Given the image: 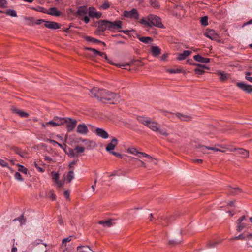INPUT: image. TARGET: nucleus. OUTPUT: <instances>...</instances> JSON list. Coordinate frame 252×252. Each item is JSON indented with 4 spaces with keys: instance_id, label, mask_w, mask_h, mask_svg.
<instances>
[{
    "instance_id": "f257e3e1",
    "label": "nucleus",
    "mask_w": 252,
    "mask_h": 252,
    "mask_svg": "<svg viewBox=\"0 0 252 252\" xmlns=\"http://www.w3.org/2000/svg\"><path fill=\"white\" fill-rule=\"evenodd\" d=\"M137 120L139 122L148 127L153 131L158 132L164 136L169 135L166 129L161 128L159 124L155 121L152 120L151 118L139 116L137 118Z\"/></svg>"
},
{
    "instance_id": "f03ea898",
    "label": "nucleus",
    "mask_w": 252,
    "mask_h": 252,
    "mask_svg": "<svg viewBox=\"0 0 252 252\" xmlns=\"http://www.w3.org/2000/svg\"><path fill=\"white\" fill-rule=\"evenodd\" d=\"M120 95L118 94L104 90L102 92L101 100H106L110 103L115 104L120 101Z\"/></svg>"
},
{
    "instance_id": "7ed1b4c3",
    "label": "nucleus",
    "mask_w": 252,
    "mask_h": 252,
    "mask_svg": "<svg viewBox=\"0 0 252 252\" xmlns=\"http://www.w3.org/2000/svg\"><path fill=\"white\" fill-rule=\"evenodd\" d=\"M164 115L171 119H174L175 117L178 118L181 121H189L191 120L192 117L190 116L182 114L179 113H172L166 111H162Z\"/></svg>"
},
{
    "instance_id": "20e7f679",
    "label": "nucleus",
    "mask_w": 252,
    "mask_h": 252,
    "mask_svg": "<svg viewBox=\"0 0 252 252\" xmlns=\"http://www.w3.org/2000/svg\"><path fill=\"white\" fill-rule=\"evenodd\" d=\"M249 220L245 216H243L239 218L236 221V230L237 232H240L244 229L249 227Z\"/></svg>"
},
{
    "instance_id": "39448f33",
    "label": "nucleus",
    "mask_w": 252,
    "mask_h": 252,
    "mask_svg": "<svg viewBox=\"0 0 252 252\" xmlns=\"http://www.w3.org/2000/svg\"><path fill=\"white\" fill-rule=\"evenodd\" d=\"M147 19L149 20V27L156 26L160 28L164 27L161 19L158 16L150 14L147 16Z\"/></svg>"
},
{
    "instance_id": "423d86ee",
    "label": "nucleus",
    "mask_w": 252,
    "mask_h": 252,
    "mask_svg": "<svg viewBox=\"0 0 252 252\" xmlns=\"http://www.w3.org/2000/svg\"><path fill=\"white\" fill-rule=\"evenodd\" d=\"M88 12V8L85 6H80L78 7L76 12L77 16L82 17L81 20H83L85 23H88L90 21L89 17L86 15Z\"/></svg>"
},
{
    "instance_id": "0eeeda50",
    "label": "nucleus",
    "mask_w": 252,
    "mask_h": 252,
    "mask_svg": "<svg viewBox=\"0 0 252 252\" xmlns=\"http://www.w3.org/2000/svg\"><path fill=\"white\" fill-rule=\"evenodd\" d=\"M82 142L84 143V145L86 148L87 150H92L95 148L97 146L95 142L91 140L87 139H83L82 138H80L77 139V142L79 143V142Z\"/></svg>"
},
{
    "instance_id": "6e6552de",
    "label": "nucleus",
    "mask_w": 252,
    "mask_h": 252,
    "mask_svg": "<svg viewBox=\"0 0 252 252\" xmlns=\"http://www.w3.org/2000/svg\"><path fill=\"white\" fill-rule=\"evenodd\" d=\"M123 15L126 18L134 20H137L139 18L138 12L135 8H133L130 11H124Z\"/></svg>"
},
{
    "instance_id": "1a4fd4ad",
    "label": "nucleus",
    "mask_w": 252,
    "mask_h": 252,
    "mask_svg": "<svg viewBox=\"0 0 252 252\" xmlns=\"http://www.w3.org/2000/svg\"><path fill=\"white\" fill-rule=\"evenodd\" d=\"M127 152L130 154H131L133 155L137 156L139 158H141L142 157H145L148 159H152V157L147 154L143 152H139L136 148H129L127 149Z\"/></svg>"
},
{
    "instance_id": "9d476101",
    "label": "nucleus",
    "mask_w": 252,
    "mask_h": 252,
    "mask_svg": "<svg viewBox=\"0 0 252 252\" xmlns=\"http://www.w3.org/2000/svg\"><path fill=\"white\" fill-rule=\"evenodd\" d=\"M107 24L108 30L110 31L118 30L122 27V22L120 20L115 21L114 22L107 21Z\"/></svg>"
},
{
    "instance_id": "9b49d317",
    "label": "nucleus",
    "mask_w": 252,
    "mask_h": 252,
    "mask_svg": "<svg viewBox=\"0 0 252 252\" xmlns=\"http://www.w3.org/2000/svg\"><path fill=\"white\" fill-rule=\"evenodd\" d=\"M88 17L91 18H100L102 16L100 12H97L96 9L94 7H90L88 8Z\"/></svg>"
},
{
    "instance_id": "f8f14e48",
    "label": "nucleus",
    "mask_w": 252,
    "mask_h": 252,
    "mask_svg": "<svg viewBox=\"0 0 252 252\" xmlns=\"http://www.w3.org/2000/svg\"><path fill=\"white\" fill-rule=\"evenodd\" d=\"M66 124V128L68 131H71L75 128L77 121L69 118H65V123Z\"/></svg>"
},
{
    "instance_id": "ddd939ff",
    "label": "nucleus",
    "mask_w": 252,
    "mask_h": 252,
    "mask_svg": "<svg viewBox=\"0 0 252 252\" xmlns=\"http://www.w3.org/2000/svg\"><path fill=\"white\" fill-rule=\"evenodd\" d=\"M103 89H100L97 87H94L91 91V95L92 97H96L97 99H101L102 96V92Z\"/></svg>"
},
{
    "instance_id": "4468645a",
    "label": "nucleus",
    "mask_w": 252,
    "mask_h": 252,
    "mask_svg": "<svg viewBox=\"0 0 252 252\" xmlns=\"http://www.w3.org/2000/svg\"><path fill=\"white\" fill-rule=\"evenodd\" d=\"M236 86L247 93H250L252 92V86L251 85H248L243 82H238L236 83Z\"/></svg>"
},
{
    "instance_id": "2eb2a0df",
    "label": "nucleus",
    "mask_w": 252,
    "mask_h": 252,
    "mask_svg": "<svg viewBox=\"0 0 252 252\" xmlns=\"http://www.w3.org/2000/svg\"><path fill=\"white\" fill-rule=\"evenodd\" d=\"M52 179L55 181L57 187L61 188L63 186V183L59 180V174L52 171L51 172Z\"/></svg>"
},
{
    "instance_id": "dca6fc26",
    "label": "nucleus",
    "mask_w": 252,
    "mask_h": 252,
    "mask_svg": "<svg viewBox=\"0 0 252 252\" xmlns=\"http://www.w3.org/2000/svg\"><path fill=\"white\" fill-rule=\"evenodd\" d=\"M118 143V140L116 138H113L111 140V142L108 144V145L106 147V150L109 152L110 153L111 152H113V150L115 149V147L117 145Z\"/></svg>"
},
{
    "instance_id": "f3484780",
    "label": "nucleus",
    "mask_w": 252,
    "mask_h": 252,
    "mask_svg": "<svg viewBox=\"0 0 252 252\" xmlns=\"http://www.w3.org/2000/svg\"><path fill=\"white\" fill-rule=\"evenodd\" d=\"M205 35L211 40H217L219 38L218 35L216 33L215 31L213 30L207 31L205 33Z\"/></svg>"
},
{
    "instance_id": "a211bd4d",
    "label": "nucleus",
    "mask_w": 252,
    "mask_h": 252,
    "mask_svg": "<svg viewBox=\"0 0 252 252\" xmlns=\"http://www.w3.org/2000/svg\"><path fill=\"white\" fill-rule=\"evenodd\" d=\"M77 132L80 134L86 135L88 132V128L85 124H80L78 126Z\"/></svg>"
},
{
    "instance_id": "6ab92c4d",
    "label": "nucleus",
    "mask_w": 252,
    "mask_h": 252,
    "mask_svg": "<svg viewBox=\"0 0 252 252\" xmlns=\"http://www.w3.org/2000/svg\"><path fill=\"white\" fill-rule=\"evenodd\" d=\"M44 26L49 29H58L60 28V25L58 23L52 21H46L45 22Z\"/></svg>"
},
{
    "instance_id": "aec40b11",
    "label": "nucleus",
    "mask_w": 252,
    "mask_h": 252,
    "mask_svg": "<svg viewBox=\"0 0 252 252\" xmlns=\"http://www.w3.org/2000/svg\"><path fill=\"white\" fill-rule=\"evenodd\" d=\"M97 135L104 139H107L109 135L107 132L102 128H97L95 130Z\"/></svg>"
},
{
    "instance_id": "412c9836",
    "label": "nucleus",
    "mask_w": 252,
    "mask_h": 252,
    "mask_svg": "<svg viewBox=\"0 0 252 252\" xmlns=\"http://www.w3.org/2000/svg\"><path fill=\"white\" fill-rule=\"evenodd\" d=\"M194 65L197 66V67L194 70L195 72L197 74L202 75L204 72V70L205 69L208 68L204 65H202L200 64H195Z\"/></svg>"
},
{
    "instance_id": "4be33fe9",
    "label": "nucleus",
    "mask_w": 252,
    "mask_h": 252,
    "mask_svg": "<svg viewBox=\"0 0 252 252\" xmlns=\"http://www.w3.org/2000/svg\"><path fill=\"white\" fill-rule=\"evenodd\" d=\"M151 52L153 56L157 57L161 54V49L158 46H152Z\"/></svg>"
},
{
    "instance_id": "5701e85b",
    "label": "nucleus",
    "mask_w": 252,
    "mask_h": 252,
    "mask_svg": "<svg viewBox=\"0 0 252 252\" xmlns=\"http://www.w3.org/2000/svg\"><path fill=\"white\" fill-rule=\"evenodd\" d=\"M61 12L58 11L56 7H51L47 10V12L46 14L55 16H59L61 15Z\"/></svg>"
},
{
    "instance_id": "b1692460",
    "label": "nucleus",
    "mask_w": 252,
    "mask_h": 252,
    "mask_svg": "<svg viewBox=\"0 0 252 252\" xmlns=\"http://www.w3.org/2000/svg\"><path fill=\"white\" fill-rule=\"evenodd\" d=\"M237 154L240 155L243 158H247L249 156V151L243 148H238L237 149Z\"/></svg>"
},
{
    "instance_id": "393cba45",
    "label": "nucleus",
    "mask_w": 252,
    "mask_h": 252,
    "mask_svg": "<svg viewBox=\"0 0 252 252\" xmlns=\"http://www.w3.org/2000/svg\"><path fill=\"white\" fill-rule=\"evenodd\" d=\"M193 58L196 61L202 63H208L210 62V59L204 58L199 55L194 56Z\"/></svg>"
},
{
    "instance_id": "a878e982",
    "label": "nucleus",
    "mask_w": 252,
    "mask_h": 252,
    "mask_svg": "<svg viewBox=\"0 0 252 252\" xmlns=\"http://www.w3.org/2000/svg\"><path fill=\"white\" fill-rule=\"evenodd\" d=\"M191 52L189 50L184 51L183 53L178 54V56L177 58L178 60L181 61L185 59L188 56L190 55Z\"/></svg>"
},
{
    "instance_id": "bb28decb",
    "label": "nucleus",
    "mask_w": 252,
    "mask_h": 252,
    "mask_svg": "<svg viewBox=\"0 0 252 252\" xmlns=\"http://www.w3.org/2000/svg\"><path fill=\"white\" fill-rule=\"evenodd\" d=\"M107 20H101L98 23V29L100 31H104L108 30L107 27Z\"/></svg>"
},
{
    "instance_id": "cd10ccee",
    "label": "nucleus",
    "mask_w": 252,
    "mask_h": 252,
    "mask_svg": "<svg viewBox=\"0 0 252 252\" xmlns=\"http://www.w3.org/2000/svg\"><path fill=\"white\" fill-rule=\"evenodd\" d=\"M166 72L170 74H176L183 72L185 73V71L183 70L181 67H176L173 68H169L166 69Z\"/></svg>"
},
{
    "instance_id": "c85d7f7f",
    "label": "nucleus",
    "mask_w": 252,
    "mask_h": 252,
    "mask_svg": "<svg viewBox=\"0 0 252 252\" xmlns=\"http://www.w3.org/2000/svg\"><path fill=\"white\" fill-rule=\"evenodd\" d=\"M11 110L13 113L18 114L20 117L23 118H26L29 116V114L27 113L22 110H18L15 108H12Z\"/></svg>"
},
{
    "instance_id": "c756f323",
    "label": "nucleus",
    "mask_w": 252,
    "mask_h": 252,
    "mask_svg": "<svg viewBox=\"0 0 252 252\" xmlns=\"http://www.w3.org/2000/svg\"><path fill=\"white\" fill-rule=\"evenodd\" d=\"M99 224L103 225V226H107L110 227L114 224L113 220H100L98 222Z\"/></svg>"
},
{
    "instance_id": "7c9ffc66",
    "label": "nucleus",
    "mask_w": 252,
    "mask_h": 252,
    "mask_svg": "<svg viewBox=\"0 0 252 252\" xmlns=\"http://www.w3.org/2000/svg\"><path fill=\"white\" fill-rule=\"evenodd\" d=\"M56 124H58L57 126H61L65 123V118H61L58 116H55L53 118Z\"/></svg>"
},
{
    "instance_id": "2f4dec72",
    "label": "nucleus",
    "mask_w": 252,
    "mask_h": 252,
    "mask_svg": "<svg viewBox=\"0 0 252 252\" xmlns=\"http://www.w3.org/2000/svg\"><path fill=\"white\" fill-rule=\"evenodd\" d=\"M217 74L219 76V78L220 81H225L229 77V75L224 73L223 71H217Z\"/></svg>"
},
{
    "instance_id": "473e14b6",
    "label": "nucleus",
    "mask_w": 252,
    "mask_h": 252,
    "mask_svg": "<svg viewBox=\"0 0 252 252\" xmlns=\"http://www.w3.org/2000/svg\"><path fill=\"white\" fill-rule=\"evenodd\" d=\"M205 149L211 150H212V151H215V152L220 151V152H223V153L225 152V151H224V150H221L220 149H219L218 148H215V147H207V146H201V150L204 153H206V152L205 151Z\"/></svg>"
},
{
    "instance_id": "72a5a7b5",
    "label": "nucleus",
    "mask_w": 252,
    "mask_h": 252,
    "mask_svg": "<svg viewBox=\"0 0 252 252\" xmlns=\"http://www.w3.org/2000/svg\"><path fill=\"white\" fill-rule=\"evenodd\" d=\"M77 250L80 251V252H90L92 251L90 247L86 246H79L77 247Z\"/></svg>"
},
{
    "instance_id": "f704fd0d",
    "label": "nucleus",
    "mask_w": 252,
    "mask_h": 252,
    "mask_svg": "<svg viewBox=\"0 0 252 252\" xmlns=\"http://www.w3.org/2000/svg\"><path fill=\"white\" fill-rule=\"evenodd\" d=\"M137 38L140 41L146 44H148L153 41V39L150 37H141L140 36H137Z\"/></svg>"
},
{
    "instance_id": "c9c22d12",
    "label": "nucleus",
    "mask_w": 252,
    "mask_h": 252,
    "mask_svg": "<svg viewBox=\"0 0 252 252\" xmlns=\"http://www.w3.org/2000/svg\"><path fill=\"white\" fill-rule=\"evenodd\" d=\"M228 190L231 195H236L241 192V190L238 188L229 187Z\"/></svg>"
},
{
    "instance_id": "e433bc0d",
    "label": "nucleus",
    "mask_w": 252,
    "mask_h": 252,
    "mask_svg": "<svg viewBox=\"0 0 252 252\" xmlns=\"http://www.w3.org/2000/svg\"><path fill=\"white\" fill-rule=\"evenodd\" d=\"M74 177V172L73 170L69 171L66 176L64 177V180H66L68 182H70Z\"/></svg>"
},
{
    "instance_id": "4c0bfd02",
    "label": "nucleus",
    "mask_w": 252,
    "mask_h": 252,
    "mask_svg": "<svg viewBox=\"0 0 252 252\" xmlns=\"http://www.w3.org/2000/svg\"><path fill=\"white\" fill-rule=\"evenodd\" d=\"M85 39H86V41H90V42H94V43H102L103 45H104V46H105V44L104 42H101L95 38H93V37H90V36H86L85 37Z\"/></svg>"
},
{
    "instance_id": "58836bf2",
    "label": "nucleus",
    "mask_w": 252,
    "mask_h": 252,
    "mask_svg": "<svg viewBox=\"0 0 252 252\" xmlns=\"http://www.w3.org/2000/svg\"><path fill=\"white\" fill-rule=\"evenodd\" d=\"M223 240H220L218 241H213L210 242L208 244V247L209 248H215L217 247L219 244L222 242Z\"/></svg>"
},
{
    "instance_id": "ea45409f",
    "label": "nucleus",
    "mask_w": 252,
    "mask_h": 252,
    "mask_svg": "<svg viewBox=\"0 0 252 252\" xmlns=\"http://www.w3.org/2000/svg\"><path fill=\"white\" fill-rule=\"evenodd\" d=\"M247 233H242L230 239L231 240H241L246 241Z\"/></svg>"
},
{
    "instance_id": "a19ab883",
    "label": "nucleus",
    "mask_w": 252,
    "mask_h": 252,
    "mask_svg": "<svg viewBox=\"0 0 252 252\" xmlns=\"http://www.w3.org/2000/svg\"><path fill=\"white\" fill-rule=\"evenodd\" d=\"M1 11L2 12V13H5L6 15L13 17H16L17 16L16 12L13 9H8L5 12Z\"/></svg>"
},
{
    "instance_id": "79ce46f5",
    "label": "nucleus",
    "mask_w": 252,
    "mask_h": 252,
    "mask_svg": "<svg viewBox=\"0 0 252 252\" xmlns=\"http://www.w3.org/2000/svg\"><path fill=\"white\" fill-rule=\"evenodd\" d=\"M86 50H89L92 52V54L90 55V56L92 57H96L97 55H99L100 54V52L97 51V50L92 48H86Z\"/></svg>"
},
{
    "instance_id": "37998d69",
    "label": "nucleus",
    "mask_w": 252,
    "mask_h": 252,
    "mask_svg": "<svg viewBox=\"0 0 252 252\" xmlns=\"http://www.w3.org/2000/svg\"><path fill=\"white\" fill-rule=\"evenodd\" d=\"M151 5L155 8H159V4L158 1L156 0H150V1Z\"/></svg>"
},
{
    "instance_id": "c03bdc74",
    "label": "nucleus",
    "mask_w": 252,
    "mask_h": 252,
    "mask_svg": "<svg viewBox=\"0 0 252 252\" xmlns=\"http://www.w3.org/2000/svg\"><path fill=\"white\" fill-rule=\"evenodd\" d=\"M32 9L35 11H39L43 13H46L47 12V10L46 9L41 6H38L37 8H32Z\"/></svg>"
},
{
    "instance_id": "a18cd8bd",
    "label": "nucleus",
    "mask_w": 252,
    "mask_h": 252,
    "mask_svg": "<svg viewBox=\"0 0 252 252\" xmlns=\"http://www.w3.org/2000/svg\"><path fill=\"white\" fill-rule=\"evenodd\" d=\"M110 6V4L109 2H108V1H105L102 4V5L99 8L103 10H105L109 8Z\"/></svg>"
},
{
    "instance_id": "49530a36",
    "label": "nucleus",
    "mask_w": 252,
    "mask_h": 252,
    "mask_svg": "<svg viewBox=\"0 0 252 252\" xmlns=\"http://www.w3.org/2000/svg\"><path fill=\"white\" fill-rule=\"evenodd\" d=\"M75 150H76L78 153H82L84 152L85 148L82 146H76L75 147Z\"/></svg>"
},
{
    "instance_id": "de8ad7c7",
    "label": "nucleus",
    "mask_w": 252,
    "mask_h": 252,
    "mask_svg": "<svg viewBox=\"0 0 252 252\" xmlns=\"http://www.w3.org/2000/svg\"><path fill=\"white\" fill-rule=\"evenodd\" d=\"M18 220L20 222V224L22 225L24 224L26 222L25 219L23 218V216H22L21 217H19L18 218L15 219L13 221Z\"/></svg>"
},
{
    "instance_id": "09e8293b",
    "label": "nucleus",
    "mask_w": 252,
    "mask_h": 252,
    "mask_svg": "<svg viewBox=\"0 0 252 252\" xmlns=\"http://www.w3.org/2000/svg\"><path fill=\"white\" fill-rule=\"evenodd\" d=\"M18 171H20L25 174H26L28 172L27 169L22 165H19Z\"/></svg>"
},
{
    "instance_id": "8fccbe9b",
    "label": "nucleus",
    "mask_w": 252,
    "mask_h": 252,
    "mask_svg": "<svg viewBox=\"0 0 252 252\" xmlns=\"http://www.w3.org/2000/svg\"><path fill=\"white\" fill-rule=\"evenodd\" d=\"M201 24L203 26H206L208 25V18L207 17L204 16L201 18Z\"/></svg>"
},
{
    "instance_id": "3c124183",
    "label": "nucleus",
    "mask_w": 252,
    "mask_h": 252,
    "mask_svg": "<svg viewBox=\"0 0 252 252\" xmlns=\"http://www.w3.org/2000/svg\"><path fill=\"white\" fill-rule=\"evenodd\" d=\"M7 2L6 0H0V7L6 8L7 7Z\"/></svg>"
},
{
    "instance_id": "603ef678",
    "label": "nucleus",
    "mask_w": 252,
    "mask_h": 252,
    "mask_svg": "<svg viewBox=\"0 0 252 252\" xmlns=\"http://www.w3.org/2000/svg\"><path fill=\"white\" fill-rule=\"evenodd\" d=\"M15 179L20 181H23V179L22 178L21 174L18 172H16L14 174Z\"/></svg>"
},
{
    "instance_id": "864d4df0",
    "label": "nucleus",
    "mask_w": 252,
    "mask_h": 252,
    "mask_svg": "<svg viewBox=\"0 0 252 252\" xmlns=\"http://www.w3.org/2000/svg\"><path fill=\"white\" fill-rule=\"evenodd\" d=\"M72 239V236H70L67 238L63 239L62 241L63 245L66 246V243L70 242Z\"/></svg>"
},
{
    "instance_id": "5fc2aeb1",
    "label": "nucleus",
    "mask_w": 252,
    "mask_h": 252,
    "mask_svg": "<svg viewBox=\"0 0 252 252\" xmlns=\"http://www.w3.org/2000/svg\"><path fill=\"white\" fill-rule=\"evenodd\" d=\"M246 241L248 243L250 242H252V233H247Z\"/></svg>"
},
{
    "instance_id": "6e6d98bb",
    "label": "nucleus",
    "mask_w": 252,
    "mask_h": 252,
    "mask_svg": "<svg viewBox=\"0 0 252 252\" xmlns=\"http://www.w3.org/2000/svg\"><path fill=\"white\" fill-rule=\"evenodd\" d=\"M47 124H48V126L50 125L52 127L57 126V125H58V124L55 123V122L54 121L53 119L52 121L48 122Z\"/></svg>"
},
{
    "instance_id": "4d7b16f0",
    "label": "nucleus",
    "mask_w": 252,
    "mask_h": 252,
    "mask_svg": "<svg viewBox=\"0 0 252 252\" xmlns=\"http://www.w3.org/2000/svg\"><path fill=\"white\" fill-rule=\"evenodd\" d=\"M16 153L19 155L21 157L24 158L26 156V154L22 151H21L20 150H17L16 151Z\"/></svg>"
},
{
    "instance_id": "13d9d810",
    "label": "nucleus",
    "mask_w": 252,
    "mask_h": 252,
    "mask_svg": "<svg viewBox=\"0 0 252 252\" xmlns=\"http://www.w3.org/2000/svg\"><path fill=\"white\" fill-rule=\"evenodd\" d=\"M140 23L149 27V20H148L147 19L146 20L144 18H142L140 21Z\"/></svg>"
},
{
    "instance_id": "bf43d9fd",
    "label": "nucleus",
    "mask_w": 252,
    "mask_h": 252,
    "mask_svg": "<svg viewBox=\"0 0 252 252\" xmlns=\"http://www.w3.org/2000/svg\"><path fill=\"white\" fill-rule=\"evenodd\" d=\"M250 73L249 72H247L246 73L245 78L249 81L252 82V77H250Z\"/></svg>"
},
{
    "instance_id": "052dcab7",
    "label": "nucleus",
    "mask_w": 252,
    "mask_h": 252,
    "mask_svg": "<svg viewBox=\"0 0 252 252\" xmlns=\"http://www.w3.org/2000/svg\"><path fill=\"white\" fill-rule=\"evenodd\" d=\"M12 241H13V246H12V248L11 249V252H16L17 251V247L14 246L15 239H13Z\"/></svg>"
},
{
    "instance_id": "680f3d73",
    "label": "nucleus",
    "mask_w": 252,
    "mask_h": 252,
    "mask_svg": "<svg viewBox=\"0 0 252 252\" xmlns=\"http://www.w3.org/2000/svg\"><path fill=\"white\" fill-rule=\"evenodd\" d=\"M0 165H1L2 167H7L8 163L3 159H0Z\"/></svg>"
},
{
    "instance_id": "e2e57ef3",
    "label": "nucleus",
    "mask_w": 252,
    "mask_h": 252,
    "mask_svg": "<svg viewBox=\"0 0 252 252\" xmlns=\"http://www.w3.org/2000/svg\"><path fill=\"white\" fill-rule=\"evenodd\" d=\"M111 154L114 155L115 156H116L117 157L120 158H123V156L119 153H117V152L113 151V152H111Z\"/></svg>"
},
{
    "instance_id": "0e129e2a",
    "label": "nucleus",
    "mask_w": 252,
    "mask_h": 252,
    "mask_svg": "<svg viewBox=\"0 0 252 252\" xmlns=\"http://www.w3.org/2000/svg\"><path fill=\"white\" fill-rule=\"evenodd\" d=\"M100 56L102 57V58H104L106 60H108V58L107 56V55L103 52H100V54H99Z\"/></svg>"
},
{
    "instance_id": "69168bd1",
    "label": "nucleus",
    "mask_w": 252,
    "mask_h": 252,
    "mask_svg": "<svg viewBox=\"0 0 252 252\" xmlns=\"http://www.w3.org/2000/svg\"><path fill=\"white\" fill-rule=\"evenodd\" d=\"M193 162L198 164H201L203 162V160L201 159H193Z\"/></svg>"
},
{
    "instance_id": "338daca9",
    "label": "nucleus",
    "mask_w": 252,
    "mask_h": 252,
    "mask_svg": "<svg viewBox=\"0 0 252 252\" xmlns=\"http://www.w3.org/2000/svg\"><path fill=\"white\" fill-rule=\"evenodd\" d=\"M64 196L67 198L69 199L70 193L68 191L66 190L63 192Z\"/></svg>"
},
{
    "instance_id": "774afa93",
    "label": "nucleus",
    "mask_w": 252,
    "mask_h": 252,
    "mask_svg": "<svg viewBox=\"0 0 252 252\" xmlns=\"http://www.w3.org/2000/svg\"><path fill=\"white\" fill-rule=\"evenodd\" d=\"M50 197L53 199H55V195L53 191H50L49 192Z\"/></svg>"
}]
</instances>
